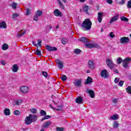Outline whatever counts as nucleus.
Returning a JSON list of instances; mask_svg holds the SVG:
<instances>
[{
	"label": "nucleus",
	"instance_id": "nucleus-43",
	"mask_svg": "<svg viewBox=\"0 0 131 131\" xmlns=\"http://www.w3.org/2000/svg\"><path fill=\"white\" fill-rule=\"evenodd\" d=\"M12 7L14 10H16L17 9V3L13 2L12 5Z\"/></svg>",
	"mask_w": 131,
	"mask_h": 131
},
{
	"label": "nucleus",
	"instance_id": "nucleus-18",
	"mask_svg": "<svg viewBox=\"0 0 131 131\" xmlns=\"http://www.w3.org/2000/svg\"><path fill=\"white\" fill-rule=\"evenodd\" d=\"M79 41H81L82 42H84L85 43H87V42H89V39L83 37L79 38Z\"/></svg>",
	"mask_w": 131,
	"mask_h": 131
},
{
	"label": "nucleus",
	"instance_id": "nucleus-34",
	"mask_svg": "<svg viewBox=\"0 0 131 131\" xmlns=\"http://www.w3.org/2000/svg\"><path fill=\"white\" fill-rule=\"evenodd\" d=\"M50 118H51V116L50 115L45 116L43 118L41 119V121H43V120H46V119H49Z\"/></svg>",
	"mask_w": 131,
	"mask_h": 131
},
{
	"label": "nucleus",
	"instance_id": "nucleus-35",
	"mask_svg": "<svg viewBox=\"0 0 131 131\" xmlns=\"http://www.w3.org/2000/svg\"><path fill=\"white\" fill-rule=\"evenodd\" d=\"M126 93L127 94H130L131 95V86H128L126 89Z\"/></svg>",
	"mask_w": 131,
	"mask_h": 131
},
{
	"label": "nucleus",
	"instance_id": "nucleus-46",
	"mask_svg": "<svg viewBox=\"0 0 131 131\" xmlns=\"http://www.w3.org/2000/svg\"><path fill=\"white\" fill-rule=\"evenodd\" d=\"M26 15H27V16H28V15H29V14L31 13V12L30 11V9L29 8H27L26 9Z\"/></svg>",
	"mask_w": 131,
	"mask_h": 131
},
{
	"label": "nucleus",
	"instance_id": "nucleus-38",
	"mask_svg": "<svg viewBox=\"0 0 131 131\" xmlns=\"http://www.w3.org/2000/svg\"><path fill=\"white\" fill-rule=\"evenodd\" d=\"M40 114H41V115L42 116H46V115H47V112H46V111H45L43 110H41L40 111Z\"/></svg>",
	"mask_w": 131,
	"mask_h": 131
},
{
	"label": "nucleus",
	"instance_id": "nucleus-23",
	"mask_svg": "<svg viewBox=\"0 0 131 131\" xmlns=\"http://www.w3.org/2000/svg\"><path fill=\"white\" fill-rule=\"evenodd\" d=\"M8 49H9V45H8V44H7L6 43H4L2 46V50L3 51H7V50H8Z\"/></svg>",
	"mask_w": 131,
	"mask_h": 131
},
{
	"label": "nucleus",
	"instance_id": "nucleus-17",
	"mask_svg": "<svg viewBox=\"0 0 131 131\" xmlns=\"http://www.w3.org/2000/svg\"><path fill=\"white\" fill-rule=\"evenodd\" d=\"M118 20V15H115L111 18V20L110 21V24H112L113 22H115V21H117Z\"/></svg>",
	"mask_w": 131,
	"mask_h": 131
},
{
	"label": "nucleus",
	"instance_id": "nucleus-59",
	"mask_svg": "<svg viewBox=\"0 0 131 131\" xmlns=\"http://www.w3.org/2000/svg\"><path fill=\"white\" fill-rule=\"evenodd\" d=\"M25 32H25V31H24V32H23L22 34H18V36L19 37H20V36H22V35L25 34Z\"/></svg>",
	"mask_w": 131,
	"mask_h": 131
},
{
	"label": "nucleus",
	"instance_id": "nucleus-14",
	"mask_svg": "<svg viewBox=\"0 0 131 131\" xmlns=\"http://www.w3.org/2000/svg\"><path fill=\"white\" fill-rule=\"evenodd\" d=\"M0 28L1 29H7V23L3 21L0 23Z\"/></svg>",
	"mask_w": 131,
	"mask_h": 131
},
{
	"label": "nucleus",
	"instance_id": "nucleus-31",
	"mask_svg": "<svg viewBox=\"0 0 131 131\" xmlns=\"http://www.w3.org/2000/svg\"><path fill=\"white\" fill-rule=\"evenodd\" d=\"M35 14H36V15L40 16H41V15H42V11H41L40 10H37Z\"/></svg>",
	"mask_w": 131,
	"mask_h": 131
},
{
	"label": "nucleus",
	"instance_id": "nucleus-40",
	"mask_svg": "<svg viewBox=\"0 0 131 131\" xmlns=\"http://www.w3.org/2000/svg\"><path fill=\"white\" fill-rule=\"evenodd\" d=\"M122 58H118L117 59V64H121L122 63Z\"/></svg>",
	"mask_w": 131,
	"mask_h": 131
},
{
	"label": "nucleus",
	"instance_id": "nucleus-28",
	"mask_svg": "<svg viewBox=\"0 0 131 131\" xmlns=\"http://www.w3.org/2000/svg\"><path fill=\"white\" fill-rule=\"evenodd\" d=\"M76 86H81V81L78 80L75 82Z\"/></svg>",
	"mask_w": 131,
	"mask_h": 131
},
{
	"label": "nucleus",
	"instance_id": "nucleus-27",
	"mask_svg": "<svg viewBox=\"0 0 131 131\" xmlns=\"http://www.w3.org/2000/svg\"><path fill=\"white\" fill-rule=\"evenodd\" d=\"M67 42H68V40L67 39V38L63 37L61 39V43L63 45H66V43H67Z\"/></svg>",
	"mask_w": 131,
	"mask_h": 131
},
{
	"label": "nucleus",
	"instance_id": "nucleus-49",
	"mask_svg": "<svg viewBox=\"0 0 131 131\" xmlns=\"http://www.w3.org/2000/svg\"><path fill=\"white\" fill-rule=\"evenodd\" d=\"M17 17H19V14L14 13L12 15V19H15V18H17Z\"/></svg>",
	"mask_w": 131,
	"mask_h": 131
},
{
	"label": "nucleus",
	"instance_id": "nucleus-30",
	"mask_svg": "<svg viewBox=\"0 0 131 131\" xmlns=\"http://www.w3.org/2000/svg\"><path fill=\"white\" fill-rule=\"evenodd\" d=\"M22 104V100L18 99L15 101V105L19 106V105H21Z\"/></svg>",
	"mask_w": 131,
	"mask_h": 131
},
{
	"label": "nucleus",
	"instance_id": "nucleus-9",
	"mask_svg": "<svg viewBox=\"0 0 131 131\" xmlns=\"http://www.w3.org/2000/svg\"><path fill=\"white\" fill-rule=\"evenodd\" d=\"M47 50V51H49V52H52L54 51H58V49L56 47H52L50 46L49 45L46 46Z\"/></svg>",
	"mask_w": 131,
	"mask_h": 131
},
{
	"label": "nucleus",
	"instance_id": "nucleus-62",
	"mask_svg": "<svg viewBox=\"0 0 131 131\" xmlns=\"http://www.w3.org/2000/svg\"><path fill=\"white\" fill-rule=\"evenodd\" d=\"M50 107H51V108L52 109H53V110H55V108H54V107H53V106H52V104H50L49 105Z\"/></svg>",
	"mask_w": 131,
	"mask_h": 131
},
{
	"label": "nucleus",
	"instance_id": "nucleus-51",
	"mask_svg": "<svg viewBox=\"0 0 131 131\" xmlns=\"http://www.w3.org/2000/svg\"><path fill=\"white\" fill-rule=\"evenodd\" d=\"M127 8L131 9V1H128L127 4Z\"/></svg>",
	"mask_w": 131,
	"mask_h": 131
},
{
	"label": "nucleus",
	"instance_id": "nucleus-20",
	"mask_svg": "<svg viewBox=\"0 0 131 131\" xmlns=\"http://www.w3.org/2000/svg\"><path fill=\"white\" fill-rule=\"evenodd\" d=\"M115 2L120 6H122L125 4V0H115Z\"/></svg>",
	"mask_w": 131,
	"mask_h": 131
},
{
	"label": "nucleus",
	"instance_id": "nucleus-1",
	"mask_svg": "<svg viewBox=\"0 0 131 131\" xmlns=\"http://www.w3.org/2000/svg\"><path fill=\"white\" fill-rule=\"evenodd\" d=\"M37 120V116L32 114L29 115L25 119V123L27 125H30L32 122H35Z\"/></svg>",
	"mask_w": 131,
	"mask_h": 131
},
{
	"label": "nucleus",
	"instance_id": "nucleus-58",
	"mask_svg": "<svg viewBox=\"0 0 131 131\" xmlns=\"http://www.w3.org/2000/svg\"><path fill=\"white\" fill-rule=\"evenodd\" d=\"M1 63L2 65H6V64H7V63L6 62V61L3 60L1 61Z\"/></svg>",
	"mask_w": 131,
	"mask_h": 131
},
{
	"label": "nucleus",
	"instance_id": "nucleus-63",
	"mask_svg": "<svg viewBox=\"0 0 131 131\" xmlns=\"http://www.w3.org/2000/svg\"><path fill=\"white\" fill-rule=\"evenodd\" d=\"M53 103H54V104H58V103H59V101H57V102H55L54 101V100H53Z\"/></svg>",
	"mask_w": 131,
	"mask_h": 131
},
{
	"label": "nucleus",
	"instance_id": "nucleus-3",
	"mask_svg": "<svg viewBox=\"0 0 131 131\" xmlns=\"http://www.w3.org/2000/svg\"><path fill=\"white\" fill-rule=\"evenodd\" d=\"M19 92L21 93V94H28L29 88L27 86H22L19 88Z\"/></svg>",
	"mask_w": 131,
	"mask_h": 131
},
{
	"label": "nucleus",
	"instance_id": "nucleus-11",
	"mask_svg": "<svg viewBox=\"0 0 131 131\" xmlns=\"http://www.w3.org/2000/svg\"><path fill=\"white\" fill-rule=\"evenodd\" d=\"M54 14L56 17H62V13L58 9H55L54 10Z\"/></svg>",
	"mask_w": 131,
	"mask_h": 131
},
{
	"label": "nucleus",
	"instance_id": "nucleus-37",
	"mask_svg": "<svg viewBox=\"0 0 131 131\" xmlns=\"http://www.w3.org/2000/svg\"><path fill=\"white\" fill-rule=\"evenodd\" d=\"M61 79L62 81H65L66 80H67V76H66V75H63L61 77Z\"/></svg>",
	"mask_w": 131,
	"mask_h": 131
},
{
	"label": "nucleus",
	"instance_id": "nucleus-56",
	"mask_svg": "<svg viewBox=\"0 0 131 131\" xmlns=\"http://www.w3.org/2000/svg\"><path fill=\"white\" fill-rule=\"evenodd\" d=\"M118 81H119V78H115L114 80V82H115V83H118Z\"/></svg>",
	"mask_w": 131,
	"mask_h": 131
},
{
	"label": "nucleus",
	"instance_id": "nucleus-21",
	"mask_svg": "<svg viewBox=\"0 0 131 131\" xmlns=\"http://www.w3.org/2000/svg\"><path fill=\"white\" fill-rule=\"evenodd\" d=\"M12 70L13 72H17L19 68H18V66L17 64H14L13 67L12 68Z\"/></svg>",
	"mask_w": 131,
	"mask_h": 131
},
{
	"label": "nucleus",
	"instance_id": "nucleus-50",
	"mask_svg": "<svg viewBox=\"0 0 131 131\" xmlns=\"http://www.w3.org/2000/svg\"><path fill=\"white\" fill-rule=\"evenodd\" d=\"M38 43L37 45L38 46L40 47L41 48V40L40 39H38L37 40Z\"/></svg>",
	"mask_w": 131,
	"mask_h": 131
},
{
	"label": "nucleus",
	"instance_id": "nucleus-5",
	"mask_svg": "<svg viewBox=\"0 0 131 131\" xmlns=\"http://www.w3.org/2000/svg\"><path fill=\"white\" fill-rule=\"evenodd\" d=\"M129 42V38L128 37H122L120 39V42L122 45L123 43H128Z\"/></svg>",
	"mask_w": 131,
	"mask_h": 131
},
{
	"label": "nucleus",
	"instance_id": "nucleus-55",
	"mask_svg": "<svg viewBox=\"0 0 131 131\" xmlns=\"http://www.w3.org/2000/svg\"><path fill=\"white\" fill-rule=\"evenodd\" d=\"M33 19L34 21H38V16L37 15H35L33 17Z\"/></svg>",
	"mask_w": 131,
	"mask_h": 131
},
{
	"label": "nucleus",
	"instance_id": "nucleus-29",
	"mask_svg": "<svg viewBox=\"0 0 131 131\" xmlns=\"http://www.w3.org/2000/svg\"><path fill=\"white\" fill-rule=\"evenodd\" d=\"M83 10L84 11V12H85V13H86V14H89V6H84V7L83 8Z\"/></svg>",
	"mask_w": 131,
	"mask_h": 131
},
{
	"label": "nucleus",
	"instance_id": "nucleus-24",
	"mask_svg": "<svg viewBox=\"0 0 131 131\" xmlns=\"http://www.w3.org/2000/svg\"><path fill=\"white\" fill-rule=\"evenodd\" d=\"M113 126L114 128H118V127L119 126V124L118 123V122L117 121L114 122Z\"/></svg>",
	"mask_w": 131,
	"mask_h": 131
},
{
	"label": "nucleus",
	"instance_id": "nucleus-25",
	"mask_svg": "<svg viewBox=\"0 0 131 131\" xmlns=\"http://www.w3.org/2000/svg\"><path fill=\"white\" fill-rule=\"evenodd\" d=\"M57 64L58 65V68L59 69H62V68H63V62H62L61 61L58 60V61L57 62Z\"/></svg>",
	"mask_w": 131,
	"mask_h": 131
},
{
	"label": "nucleus",
	"instance_id": "nucleus-53",
	"mask_svg": "<svg viewBox=\"0 0 131 131\" xmlns=\"http://www.w3.org/2000/svg\"><path fill=\"white\" fill-rule=\"evenodd\" d=\"M124 83V81L123 80H121L119 82V84L120 86H122L123 85V84Z\"/></svg>",
	"mask_w": 131,
	"mask_h": 131
},
{
	"label": "nucleus",
	"instance_id": "nucleus-42",
	"mask_svg": "<svg viewBox=\"0 0 131 131\" xmlns=\"http://www.w3.org/2000/svg\"><path fill=\"white\" fill-rule=\"evenodd\" d=\"M63 109V107L62 105H58L57 106V108H55V110H57V111H61Z\"/></svg>",
	"mask_w": 131,
	"mask_h": 131
},
{
	"label": "nucleus",
	"instance_id": "nucleus-52",
	"mask_svg": "<svg viewBox=\"0 0 131 131\" xmlns=\"http://www.w3.org/2000/svg\"><path fill=\"white\" fill-rule=\"evenodd\" d=\"M110 37H111V38H113L115 37V35L114 34V33H113V32H112L110 34Z\"/></svg>",
	"mask_w": 131,
	"mask_h": 131
},
{
	"label": "nucleus",
	"instance_id": "nucleus-57",
	"mask_svg": "<svg viewBox=\"0 0 131 131\" xmlns=\"http://www.w3.org/2000/svg\"><path fill=\"white\" fill-rule=\"evenodd\" d=\"M118 101V99L117 98H115L113 100V103H114V104H116L117 103Z\"/></svg>",
	"mask_w": 131,
	"mask_h": 131
},
{
	"label": "nucleus",
	"instance_id": "nucleus-60",
	"mask_svg": "<svg viewBox=\"0 0 131 131\" xmlns=\"http://www.w3.org/2000/svg\"><path fill=\"white\" fill-rule=\"evenodd\" d=\"M32 45H33V46H35V47H37V44L34 41H32Z\"/></svg>",
	"mask_w": 131,
	"mask_h": 131
},
{
	"label": "nucleus",
	"instance_id": "nucleus-39",
	"mask_svg": "<svg viewBox=\"0 0 131 131\" xmlns=\"http://www.w3.org/2000/svg\"><path fill=\"white\" fill-rule=\"evenodd\" d=\"M36 55L37 56H41V51L40 50L37 49L35 51Z\"/></svg>",
	"mask_w": 131,
	"mask_h": 131
},
{
	"label": "nucleus",
	"instance_id": "nucleus-15",
	"mask_svg": "<svg viewBox=\"0 0 131 131\" xmlns=\"http://www.w3.org/2000/svg\"><path fill=\"white\" fill-rule=\"evenodd\" d=\"M93 82V78L92 77L88 76L87 79L85 80L84 83L85 84H90Z\"/></svg>",
	"mask_w": 131,
	"mask_h": 131
},
{
	"label": "nucleus",
	"instance_id": "nucleus-16",
	"mask_svg": "<svg viewBox=\"0 0 131 131\" xmlns=\"http://www.w3.org/2000/svg\"><path fill=\"white\" fill-rule=\"evenodd\" d=\"M102 17H103V13L98 12L97 19H98V21L99 23H101V22H102Z\"/></svg>",
	"mask_w": 131,
	"mask_h": 131
},
{
	"label": "nucleus",
	"instance_id": "nucleus-7",
	"mask_svg": "<svg viewBox=\"0 0 131 131\" xmlns=\"http://www.w3.org/2000/svg\"><path fill=\"white\" fill-rule=\"evenodd\" d=\"M86 92L87 94H89L91 98H92V99H94L95 98V92H94V91L91 89H87Z\"/></svg>",
	"mask_w": 131,
	"mask_h": 131
},
{
	"label": "nucleus",
	"instance_id": "nucleus-36",
	"mask_svg": "<svg viewBox=\"0 0 131 131\" xmlns=\"http://www.w3.org/2000/svg\"><path fill=\"white\" fill-rule=\"evenodd\" d=\"M30 110L31 113H32L33 114H36V113H37V111H36V109L33 108H32Z\"/></svg>",
	"mask_w": 131,
	"mask_h": 131
},
{
	"label": "nucleus",
	"instance_id": "nucleus-12",
	"mask_svg": "<svg viewBox=\"0 0 131 131\" xmlns=\"http://www.w3.org/2000/svg\"><path fill=\"white\" fill-rule=\"evenodd\" d=\"M88 66L90 69H94L95 68V63H94V61L93 60H89L88 61Z\"/></svg>",
	"mask_w": 131,
	"mask_h": 131
},
{
	"label": "nucleus",
	"instance_id": "nucleus-26",
	"mask_svg": "<svg viewBox=\"0 0 131 131\" xmlns=\"http://www.w3.org/2000/svg\"><path fill=\"white\" fill-rule=\"evenodd\" d=\"M111 119H112V120H116V119H118V115H114L113 116L111 117Z\"/></svg>",
	"mask_w": 131,
	"mask_h": 131
},
{
	"label": "nucleus",
	"instance_id": "nucleus-54",
	"mask_svg": "<svg viewBox=\"0 0 131 131\" xmlns=\"http://www.w3.org/2000/svg\"><path fill=\"white\" fill-rule=\"evenodd\" d=\"M106 3L109 5H112V4H113V1H112V0H106Z\"/></svg>",
	"mask_w": 131,
	"mask_h": 131
},
{
	"label": "nucleus",
	"instance_id": "nucleus-64",
	"mask_svg": "<svg viewBox=\"0 0 131 131\" xmlns=\"http://www.w3.org/2000/svg\"><path fill=\"white\" fill-rule=\"evenodd\" d=\"M27 129H28L27 128H23V130H27Z\"/></svg>",
	"mask_w": 131,
	"mask_h": 131
},
{
	"label": "nucleus",
	"instance_id": "nucleus-45",
	"mask_svg": "<svg viewBox=\"0 0 131 131\" xmlns=\"http://www.w3.org/2000/svg\"><path fill=\"white\" fill-rule=\"evenodd\" d=\"M14 115H20V112L18 110H15L13 112Z\"/></svg>",
	"mask_w": 131,
	"mask_h": 131
},
{
	"label": "nucleus",
	"instance_id": "nucleus-2",
	"mask_svg": "<svg viewBox=\"0 0 131 131\" xmlns=\"http://www.w3.org/2000/svg\"><path fill=\"white\" fill-rule=\"evenodd\" d=\"M92 25L93 23H92V21H91V19L90 18H87L83 21L81 27L86 30H90Z\"/></svg>",
	"mask_w": 131,
	"mask_h": 131
},
{
	"label": "nucleus",
	"instance_id": "nucleus-61",
	"mask_svg": "<svg viewBox=\"0 0 131 131\" xmlns=\"http://www.w3.org/2000/svg\"><path fill=\"white\" fill-rule=\"evenodd\" d=\"M114 72H115V73H119L118 70H117L116 69H114Z\"/></svg>",
	"mask_w": 131,
	"mask_h": 131
},
{
	"label": "nucleus",
	"instance_id": "nucleus-13",
	"mask_svg": "<svg viewBox=\"0 0 131 131\" xmlns=\"http://www.w3.org/2000/svg\"><path fill=\"white\" fill-rule=\"evenodd\" d=\"M62 1L64 4H66V3H67V0H62ZM57 2L58 3L59 6H60V9H62L63 10H64V9H65V8H64V5H63V4H62V2H61V0H57Z\"/></svg>",
	"mask_w": 131,
	"mask_h": 131
},
{
	"label": "nucleus",
	"instance_id": "nucleus-47",
	"mask_svg": "<svg viewBox=\"0 0 131 131\" xmlns=\"http://www.w3.org/2000/svg\"><path fill=\"white\" fill-rule=\"evenodd\" d=\"M131 58H126L125 59H124V61L126 62L127 63H129V62H130Z\"/></svg>",
	"mask_w": 131,
	"mask_h": 131
},
{
	"label": "nucleus",
	"instance_id": "nucleus-44",
	"mask_svg": "<svg viewBox=\"0 0 131 131\" xmlns=\"http://www.w3.org/2000/svg\"><path fill=\"white\" fill-rule=\"evenodd\" d=\"M56 131H63L65 129L63 127H58L56 128Z\"/></svg>",
	"mask_w": 131,
	"mask_h": 131
},
{
	"label": "nucleus",
	"instance_id": "nucleus-48",
	"mask_svg": "<svg viewBox=\"0 0 131 131\" xmlns=\"http://www.w3.org/2000/svg\"><path fill=\"white\" fill-rule=\"evenodd\" d=\"M42 74L44 77H48V73L46 71H42Z\"/></svg>",
	"mask_w": 131,
	"mask_h": 131
},
{
	"label": "nucleus",
	"instance_id": "nucleus-32",
	"mask_svg": "<svg viewBox=\"0 0 131 131\" xmlns=\"http://www.w3.org/2000/svg\"><path fill=\"white\" fill-rule=\"evenodd\" d=\"M128 64H129L128 62L123 61V66L124 68H127V67H128Z\"/></svg>",
	"mask_w": 131,
	"mask_h": 131
},
{
	"label": "nucleus",
	"instance_id": "nucleus-8",
	"mask_svg": "<svg viewBox=\"0 0 131 131\" xmlns=\"http://www.w3.org/2000/svg\"><path fill=\"white\" fill-rule=\"evenodd\" d=\"M85 47H86V48H88L89 49H92V48H97L99 47V45H98V44H92L90 43L85 44Z\"/></svg>",
	"mask_w": 131,
	"mask_h": 131
},
{
	"label": "nucleus",
	"instance_id": "nucleus-41",
	"mask_svg": "<svg viewBox=\"0 0 131 131\" xmlns=\"http://www.w3.org/2000/svg\"><path fill=\"white\" fill-rule=\"evenodd\" d=\"M74 53L75 54H80V53H81V50H80L79 49H76L74 50Z\"/></svg>",
	"mask_w": 131,
	"mask_h": 131
},
{
	"label": "nucleus",
	"instance_id": "nucleus-10",
	"mask_svg": "<svg viewBox=\"0 0 131 131\" xmlns=\"http://www.w3.org/2000/svg\"><path fill=\"white\" fill-rule=\"evenodd\" d=\"M52 124V121H48L44 123L43 125L42 126L43 128H48L49 126Z\"/></svg>",
	"mask_w": 131,
	"mask_h": 131
},
{
	"label": "nucleus",
	"instance_id": "nucleus-22",
	"mask_svg": "<svg viewBox=\"0 0 131 131\" xmlns=\"http://www.w3.org/2000/svg\"><path fill=\"white\" fill-rule=\"evenodd\" d=\"M4 113L6 116H9V115H10V114H11V113L10 112V109L5 108L4 110Z\"/></svg>",
	"mask_w": 131,
	"mask_h": 131
},
{
	"label": "nucleus",
	"instance_id": "nucleus-6",
	"mask_svg": "<svg viewBox=\"0 0 131 131\" xmlns=\"http://www.w3.org/2000/svg\"><path fill=\"white\" fill-rule=\"evenodd\" d=\"M100 76L103 78H107L108 77V73L107 72V70H103L101 71V72L100 73Z\"/></svg>",
	"mask_w": 131,
	"mask_h": 131
},
{
	"label": "nucleus",
	"instance_id": "nucleus-33",
	"mask_svg": "<svg viewBox=\"0 0 131 131\" xmlns=\"http://www.w3.org/2000/svg\"><path fill=\"white\" fill-rule=\"evenodd\" d=\"M121 20L122 21H125V22H128V18H127V17H125V16L121 17Z\"/></svg>",
	"mask_w": 131,
	"mask_h": 131
},
{
	"label": "nucleus",
	"instance_id": "nucleus-19",
	"mask_svg": "<svg viewBox=\"0 0 131 131\" xmlns=\"http://www.w3.org/2000/svg\"><path fill=\"white\" fill-rule=\"evenodd\" d=\"M83 101L82 97H78L75 100V102H77V104H82Z\"/></svg>",
	"mask_w": 131,
	"mask_h": 131
},
{
	"label": "nucleus",
	"instance_id": "nucleus-4",
	"mask_svg": "<svg viewBox=\"0 0 131 131\" xmlns=\"http://www.w3.org/2000/svg\"><path fill=\"white\" fill-rule=\"evenodd\" d=\"M106 65L110 69H113L115 64L112 62V60L110 59H107L106 61Z\"/></svg>",
	"mask_w": 131,
	"mask_h": 131
}]
</instances>
